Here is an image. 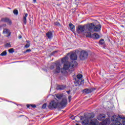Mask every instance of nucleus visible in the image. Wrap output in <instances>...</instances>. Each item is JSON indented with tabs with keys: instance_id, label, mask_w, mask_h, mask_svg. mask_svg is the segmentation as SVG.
<instances>
[{
	"instance_id": "nucleus-1",
	"label": "nucleus",
	"mask_w": 125,
	"mask_h": 125,
	"mask_svg": "<svg viewBox=\"0 0 125 125\" xmlns=\"http://www.w3.org/2000/svg\"><path fill=\"white\" fill-rule=\"evenodd\" d=\"M86 32H92V30L94 32L97 33V32H100L101 31V25L100 24L95 25L93 23H90L86 25Z\"/></svg>"
},
{
	"instance_id": "nucleus-2",
	"label": "nucleus",
	"mask_w": 125,
	"mask_h": 125,
	"mask_svg": "<svg viewBox=\"0 0 125 125\" xmlns=\"http://www.w3.org/2000/svg\"><path fill=\"white\" fill-rule=\"evenodd\" d=\"M121 121H122L123 124H121ZM111 122L114 123V125H125V117L121 116L119 117L116 115L113 116L111 118Z\"/></svg>"
},
{
	"instance_id": "nucleus-3",
	"label": "nucleus",
	"mask_w": 125,
	"mask_h": 125,
	"mask_svg": "<svg viewBox=\"0 0 125 125\" xmlns=\"http://www.w3.org/2000/svg\"><path fill=\"white\" fill-rule=\"evenodd\" d=\"M78 66V62L76 61L70 62H66L63 65V68L61 69V72L63 73L62 70H68L69 68H75Z\"/></svg>"
},
{
	"instance_id": "nucleus-4",
	"label": "nucleus",
	"mask_w": 125,
	"mask_h": 125,
	"mask_svg": "<svg viewBox=\"0 0 125 125\" xmlns=\"http://www.w3.org/2000/svg\"><path fill=\"white\" fill-rule=\"evenodd\" d=\"M76 32L78 34H83L84 35H87V33L86 32V26L85 28V25H78L77 29Z\"/></svg>"
},
{
	"instance_id": "nucleus-5",
	"label": "nucleus",
	"mask_w": 125,
	"mask_h": 125,
	"mask_svg": "<svg viewBox=\"0 0 125 125\" xmlns=\"http://www.w3.org/2000/svg\"><path fill=\"white\" fill-rule=\"evenodd\" d=\"M48 108L50 110H53L57 108H60V106H59V103L58 102L55 101H51L48 105Z\"/></svg>"
},
{
	"instance_id": "nucleus-6",
	"label": "nucleus",
	"mask_w": 125,
	"mask_h": 125,
	"mask_svg": "<svg viewBox=\"0 0 125 125\" xmlns=\"http://www.w3.org/2000/svg\"><path fill=\"white\" fill-rule=\"evenodd\" d=\"M88 57V53L86 51L82 50L80 53L79 58L80 60H85Z\"/></svg>"
},
{
	"instance_id": "nucleus-7",
	"label": "nucleus",
	"mask_w": 125,
	"mask_h": 125,
	"mask_svg": "<svg viewBox=\"0 0 125 125\" xmlns=\"http://www.w3.org/2000/svg\"><path fill=\"white\" fill-rule=\"evenodd\" d=\"M86 33H87L86 37H87L88 38H92V39H96V40L100 38V36H99L97 33H94L91 35V32L90 31H86Z\"/></svg>"
},
{
	"instance_id": "nucleus-8",
	"label": "nucleus",
	"mask_w": 125,
	"mask_h": 125,
	"mask_svg": "<svg viewBox=\"0 0 125 125\" xmlns=\"http://www.w3.org/2000/svg\"><path fill=\"white\" fill-rule=\"evenodd\" d=\"M83 125H96V121L95 120H91L90 123L88 119H86L82 122Z\"/></svg>"
},
{
	"instance_id": "nucleus-9",
	"label": "nucleus",
	"mask_w": 125,
	"mask_h": 125,
	"mask_svg": "<svg viewBox=\"0 0 125 125\" xmlns=\"http://www.w3.org/2000/svg\"><path fill=\"white\" fill-rule=\"evenodd\" d=\"M83 78V75L80 74L77 75V78L75 79V83H78V84H80V83L81 82H83V80H82V78Z\"/></svg>"
},
{
	"instance_id": "nucleus-10",
	"label": "nucleus",
	"mask_w": 125,
	"mask_h": 125,
	"mask_svg": "<svg viewBox=\"0 0 125 125\" xmlns=\"http://www.w3.org/2000/svg\"><path fill=\"white\" fill-rule=\"evenodd\" d=\"M0 22H5V23H7L8 25H11V24H12L11 20H10V19H9L8 18L1 19L0 20Z\"/></svg>"
},
{
	"instance_id": "nucleus-11",
	"label": "nucleus",
	"mask_w": 125,
	"mask_h": 125,
	"mask_svg": "<svg viewBox=\"0 0 125 125\" xmlns=\"http://www.w3.org/2000/svg\"><path fill=\"white\" fill-rule=\"evenodd\" d=\"M59 105L61 107H66V105H67V98H63L60 102Z\"/></svg>"
},
{
	"instance_id": "nucleus-12",
	"label": "nucleus",
	"mask_w": 125,
	"mask_h": 125,
	"mask_svg": "<svg viewBox=\"0 0 125 125\" xmlns=\"http://www.w3.org/2000/svg\"><path fill=\"white\" fill-rule=\"evenodd\" d=\"M55 65H56V70H55V73H60V70H61V69L60 68V63L59 62H56L55 63Z\"/></svg>"
},
{
	"instance_id": "nucleus-13",
	"label": "nucleus",
	"mask_w": 125,
	"mask_h": 125,
	"mask_svg": "<svg viewBox=\"0 0 125 125\" xmlns=\"http://www.w3.org/2000/svg\"><path fill=\"white\" fill-rule=\"evenodd\" d=\"M3 34H6V35H7L6 37H7V38H8L10 37V35H11V32H10V31H9L8 29L5 28L3 31Z\"/></svg>"
},
{
	"instance_id": "nucleus-14",
	"label": "nucleus",
	"mask_w": 125,
	"mask_h": 125,
	"mask_svg": "<svg viewBox=\"0 0 125 125\" xmlns=\"http://www.w3.org/2000/svg\"><path fill=\"white\" fill-rule=\"evenodd\" d=\"M93 90H95V89L92 88L89 89L86 88L83 90V92L84 93H86V94H87L88 93H91Z\"/></svg>"
},
{
	"instance_id": "nucleus-15",
	"label": "nucleus",
	"mask_w": 125,
	"mask_h": 125,
	"mask_svg": "<svg viewBox=\"0 0 125 125\" xmlns=\"http://www.w3.org/2000/svg\"><path fill=\"white\" fill-rule=\"evenodd\" d=\"M71 60H77L78 56L76 53H72L70 56Z\"/></svg>"
},
{
	"instance_id": "nucleus-16",
	"label": "nucleus",
	"mask_w": 125,
	"mask_h": 125,
	"mask_svg": "<svg viewBox=\"0 0 125 125\" xmlns=\"http://www.w3.org/2000/svg\"><path fill=\"white\" fill-rule=\"evenodd\" d=\"M105 117V115L104 114H99L97 117L99 121H103Z\"/></svg>"
},
{
	"instance_id": "nucleus-17",
	"label": "nucleus",
	"mask_w": 125,
	"mask_h": 125,
	"mask_svg": "<svg viewBox=\"0 0 125 125\" xmlns=\"http://www.w3.org/2000/svg\"><path fill=\"white\" fill-rule=\"evenodd\" d=\"M69 26L70 27V30L73 33H75V25L73 23H70L69 24Z\"/></svg>"
},
{
	"instance_id": "nucleus-18",
	"label": "nucleus",
	"mask_w": 125,
	"mask_h": 125,
	"mask_svg": "<svg viewBox=\"0 0 125 125\" xmlns=\"http://www.w3.org/2000/svg\"><path fill=\"white\" fill-rule=\"evenodd\" d=\"M64 88H66V86L65 85H59L57 87V90H63Z\"/></svg>"
},
{
	"instance_id": "nucleus-19",
	"label": "nucleus",
	"mask_w": 125,
	"mask_h": 125,
	"mask_svg": "<svg viewBox=\"0 0 125 125\" xmlns=\"http://www.w3.org/2000/svg\"><path fill=\"white\" fill-rule=\"evenodd\" d=\"M47 38L48 39H51L52 38V32L51 31H49L46 34Z\"/></svg>"
},
{
	"instance_id": "nucleus-20",
	"label": "nucleus",
	"mask_w": 125,
	"mask_h": 125,
	"mask_svg": "<svg viewBox=\"0 0 125 125\" xmlns=\"http://www.w3.org/2000/svg\"><path fill=\"white\" fill-rule=\"evenodd\" d=\"M27 17H28V14L27 13L25 14V16L23 17V23L25 25H26L27 23Z\"/></svg>"
},
{
	"instance_id": "nucleus-21",
	"label": "nucleus",
	"mask_w": 125,
	"mask_h": 125,
	"mask_svg": "<svg viewBox=\"0 0 125 125\" xmlns=\"http://www.w3.org/2000/svg\"><path fill=\"white\" fill-rule=\"evenodd\" d=\"M68 58L67 57L63 58L62 60V63H66V62H69L67 61Z\"/></svg>"
},
{
	"instance_id": "nucleus-22",
	"label": "nucleus",
	"mask_w": 125,
	"mask_h": 125,
	"mask_svg": "<svg viewBox=\"0 0 125 125\" xmlns=\"http://www.w3.org/2000/svg\"><path fill=\"white\" fill-rule=\"evenodd\" d=\"M62 97H63V95L62 94H58L56 95V97H57L58 99H61Z\"/></svg>"
},
{
	"instance_id": "nucleus-23",
	"label": "nucleus",
	"mask_w": 125,
	"mask_h": 125,
	"mask_svg": "<svg viewBox=\"0 0 125 125\" xmlns=\"http://www.w3.org/2000/svg\"><path fill=\"white\" fill-rule=\"evenodd\" d=\"M6 54H7V52L6 51H4L3 52H2L0 54V56H6Z\"/></svg>"
},
{
	"instance_id": "nucleus-24",
	"label": "nucleus",
	"mask_w": 125,
	"mask_h": 125,
	"mask_svg": "<svg viewBox=\"0 0 125 125\" xmlns=\"http://www.w3.org/2000/svg\"><path fill=\"white\" fill-rule=\"evenodd\" d=\"M54 25L55 26H58V27H60V26H61V24L58 21L54 22Z\"/></svg>"
},
{
	"instance_id": "nucleus-25",
	"label": "nucleus",
	"mask_w": 125,
	"mask_h": 125,
	"mask_svg": "<svg viewBox=\"0 0 125 125\" xmlns=\"http://www.w3.org/2000/svg\"><path fill=\"white\" fill-rule=\"evenodd\" d=\"M5 47H11V44L9 43H7L5 44Z\"/></svg>"
},
{
	"instance_id": "nucleus-26",
	"label": "nucleus",
	"mask_w": 125,
	"mask_h": 125,
	"mask_svg": "<svg viewBox=\"0 0 125 125\" xmlns=\"http://www.w3.org/2000/svg\"><path fill=\"white\" fill-rule=\"evenodd\" d=\"M13 13L15 15H18V10H14Z\"/></svg>"
},
{
	"instance_id": "nucleus-27",
	"label": "nucleus",
	"mask_w": 125,
	"mask_h": 125,
	"mask_svg": "<svg viewBox=\"0 0 125 125\" xmlns=\"http://www.w3.org/2000/svg\"><path fill=\"white\" fill-rule=\"evenodd\" d=\"M102 124L103 125H106L107 124V120L103 121Z\"/></svg>"
},
{
	"instance_id": "nucleus-28",
	"label": "nucleus",
	"mask_w": 125,
	"mask_h": 125,
	"mask_svg": "<svg viewBox=\"0 0 125 125\" xmlns=\"http://www.w3.org/2000/svg\"><path fill=\"white\" fill-rule=\"evenodd\" d=\"M8 51L9 53H13V52H14V50L13 49V48H11L8 50Z\"/></svg>"
},
{
	"instance_id": "nucleus-29",
	"label": "nucleus",
	"mask_w": 125,
	"mask_h": 125,
	"mask_svg": "<svg viewBox=\"0 0 125 125\" xmlns=\"http://www.w3.org/2000/svg\"><path fill=\"white\" fill-rule=\"evenodd\" d=\"M100 44H104V39H101L100 41Z\"/></svg>"
},
{
	"instance_id": "nucleus-30",
	"label": "nucleus",
	"mask_w": 125,
	"mask_h": 125,
	"mask_svg": "<svg viewBox=\"0 0 125 125\" xmlns=\"http://www.w3.org/2000/svg\"><path fill=\"white\" fill-rule=\"evenodd\" d=\"M54 66H56L55 65V63L51 65L50 67V69H51V70H53V69H54Z\"/></svg>"
},
{
	"instance_id": "nucleus-31",
	"label": "nucleus",
	"mask_w": 125,
	"mask_h": 125,
	"mask_svg": "<svg viewBox=\"0 0 125 125\" xmlns=\"http://www.w3.org/2000/svg\"><path fill=\"white\" fill-rule=\"evenodd\" d=\"M45 108H46V103L42 105V109H45Z\"/></svg>"
},
{
	"instance_id": "nucleus-32",
	"label": "nucleus",
	"mask_w": 125,
	"mask_h": 125,
	"mask_svg": "<svg viewBox=\"0 0 125 125\" xmlns=\"http://www.w3.org/2000/svg\"><path fill=\"white\" fill-rule=\"evenodd\" d=\"M71 100H72V96H68V101H69V102H71Z\"/></svg>"
},
{
	"instance_id": "nucleus-33",
	"label": "nucleus",
	"mask_w": 125,
	"mask_h": 125,
	"mask_svg": "<svg viewBox=\"0 0 125 125\" xmlns=\"http://www.w3.org/2000/svg\"><path fill=\"white\" fill-rule=\"evenodd\" d=\"M30 47V44H26L25 45V47L26 48H28V47Z\"/></svg>"
},
{
	"instance_id": "nucleus-34",
	"label": "nucleus",
	"mask_w": 125,
	"mask_h": 125,
	"mask_svg": "<svg viewBox=\"0 0 125 125\" xmlns=\"http://www.w3.org/2000/svg\"><path fill=\"white\" fill-rule=\"evenodd\" d=\"M30 106L32 108H36V105H35V104H30Z\"/></svg>"
},
{
	"instance_id": "nucleus-35",
	"label": "nucleus",
	"mask_w": 125,
	"mask_h": 125,
	"mask_svg": "<svg viewBox=\"0 0 125 125\" xmlns=\"http://www.w3.org/2000/svg\"><path fill=\"white\" fill-rule=\"evenodd\" d=\"M31 49H29L26 50L25 52H31Z\"/></svg>"
},
{
	"instance_id": "nucleus-36",
	"label": "nucleus",
	"mask_w": 125,
	"mask_h": 125,
	"mask_svg": "<svg viewBox=\"0 0 125 125\" xmlns=\"http://www.w3.org/2000/svg\"><path fill=\"white\" fill-rule=\"evenodd\" d=\"M27 107L28 108H30L31 107V105H29V104H27Z\"/></svg>"
},
{
	"instance_id": "nucleus-37",
	"label": "nucleus",
	"mask_w": 125,
	"mask_h": 125,
	"mask_svg": "<svg viewBox=\"0 0 125 125\" xmlns=\"http://www.w3.org/2000/svg\"><path fill=\"white\" fill-rule=\"evenodd\" d=\"M19 39H22V36L20 35V36H19Z\"/></svg>"
},
{
	"instance_id": "nucleus-38",
	"label": "nucleus",
	"mask_w": 125,
	"mask_h": 125,
	"mask_svg": "<svg viewBox=\"0 0 125 125\" xmlns=\"http://www.w3.org/2000/svg\"><path fill=\"white\" fill-rule=\"evenodd\" d=\"M68 94H70V92H71V91H67Z\"/></svg>"
},
{
	"instance_id": "nucleus-39",
	"label": "nucleus",
	"mask_w": 125,
	"mask_h": 125,
	"mask_svg": "<svg viewBox=\"0 0 125 125\" xmlns=\"http://www.w3.org/2000/svg\"><path fill=\"white\" fill-rule=\"evenodd\" d=\"M34 2H37V0H33Z\"/></svg>"
},
{
	"instance_id": "nucleus-40",
	"label": "nucleus",
	"mask_w": 125,
	"mask_h": 125,
	"mask_svg": "<svg viewBox=\"0 0 125 125\" xmlns=\"http://www.w3.org/2000/svg\"><path fill=\"white\" fill-rule=\"evenodd\" d=\"M55 52H54L52 53V55H53V54H54V53H55Z\"/></svg>"
},
{
	"instance_id": "nucleus-41",
	"label": "nucleus",
	"mask_w": 125,
	"mask_h": 125,
	"mask_svg": "<svg viewBox=\"0 0 125 125\" xmlns=\"http://www.w3.org/2000/svg\"><path fill=\"white\" fill-rule=\"evenodd\" d=\"M27 42L28 43H29V42H30V41H27Z\"/></svg>"
},
{
	"instance_id": "nucleus-42",
	"label": "nucleus",
	"mask_w": 125,
	"mask_h": 125,
	"mask_svg": "<svg viewBox=\"0 0 125 125\" xmlns=\"http://www.w3.org/2000/svg\"><path fill=\"white\" fill-rule=\"evenodd\" d=\"M94 116H93L92 117V118H94Z\"/></svg>"
},
{
	"instance_id": "nucleus-43",
	"label": "nucleus",
	"mask_w": 125,
	"mask_h": 125,
	"mask_svg": "<svg viewBox=\"0 0 125 125\" xmlns=\"http://www.w3.org/2000/svg\"><path fill=\"white\" fill-rule=\"evenodd\" d=\"M81 120H82V118H81Z\"/></svg>"
}]
</instances>
